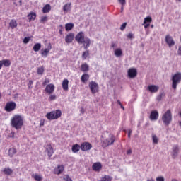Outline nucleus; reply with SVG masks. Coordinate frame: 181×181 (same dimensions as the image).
<instances>
[{"label": "nucleus", "instance_id": "nucleus-59", "mask_svg": "<svg viewBox=\"0 0 181 181\" xmlns=\"http://www.w3.org/2000/svg\"><path fill=\"white\" fill-rule=\"evenodd\" d=\"M32 84H33V81H29V83H28V87L30 88V86H32Z\"/></svg>", "mask_w": 181, "mask_h": 181}, {"label": "nucleus", "instance_id": "nucleus-17", "mask_svg": "<svg viewBox=\"0 0 181 181\" xmlns=\"http://www.w3.org/2000/svg\"><path fill=\"white\" fill-rule=\"evenodd\" d=\"M103 168L101 163H95L92 165V169L95 172H100Z\"/></svg>", "mask_w": 181, "mask_h": 181}, {"label": "nucleus", "instance_id": "nucleus-30", "mask_svg": "<svg viewBox=\"0 0 181 181\" xmlns=\"http://www.w3.org/2000/svg\"><path fill=\"white\" fill-rule=\"evenodd\" d=\"M9 26L12 29H15V28L18 27V23L16 22V20H11L9 23Z\"/></svg>", "mask_w": 181, "mask_h": 181}, {"label": "nucleus", "instance_id": "nucleus-5", "mask_svg": "<svg viewBox=\"0 0 181 181\" xmlns=\"http://www.w3.org/2000/svg\"><path fill=\"white\" fill-rule=\"evenodd\" d=\"M173 84L172 87L173 89H176L177 88V84L181 81V74L177 73L175 74L172 78Z\"/></svg>", "mask_w": 181, "mask_h": 181}, {"label": "nucleus", "instance_id": "nucleus-18", "mask_svg": "<svg viewBox=\"0 0 181 181\" xmlns=\"http://www.w3.org/2000/svg\"><path fill=\"white\" fill-rule=\"evenodd\" d=\"M179 153V147L177 146H174L173 147L172 157L173 158H176L177 157V154Z\"/></svg>", "mask_w": 181, "mask_h": 181}, {"label": "nucleus", "instance_id": "nucleus-7", "mask_svg": "<svg viewBox=\"0 0 181 181\" xmlns=\"http://www.w3.org/2000/svg\"><path fill=\"white\" fill-rule=\"evenodd\" d=\"M89 88L92 93V94H95V93H98V83L95 81H91L89 83Z\"/></svg>", "mask_w": 181, "mask_h": 181}, {"label": "nucleus", "instance_id": "nucleus-10", "mask_svg": "<svg viewBox=\"0 0 181 181\" xmlns=\"http://www.w3.org/2000/svg\"><path fill=\"white\" fill-rule=\"evenodd\" d=\"M54 85L52 83H49L48 85H47L45 89V93H46V94H49V95L53 94V93H54Z\"/></svg>", "mask_w": 181, "mask_h": 181}, {"label": "nucleus", "instance_id": "nucleus-45", "mask_svg": "<svg viewBox=\"0 0 181 181\" xmlns=\"http://www.w3.org/2000/svg\"><path fill=\"white\" fill-rule=\"evenodd\" d=\"M30 40V37H25L23 39V43H25V44L29 43Z\"/></svg>", "mask_w": 181, "mask_h": 181}, {"label": "nucleus", "instance_id": "nucleus-11", "mask_svg": "<svg viewBox=\"0 0 181 181\" xmlns=\"http://www.w3.org/2000/svg\"><path fill=\"white\" fill-rule=\"evenodd\" d=\"M127 74L129 78H135L138 75V71L135 68H132L128 70Z\"/></svg>", "mask_w": 181, "mask_h": 181}, {"label": "nucleus", "instance_id": "nucleus-9", "mask_svg": "<svg viewBox=\"0 0 181 181\" xmlns=\"http://www.w3.org/2000/svg\"><path fill=\"white\" fill-rule=\"evenodd\" d=\"M84 33L83 31L79 32L75 36V40L79 44L81 45L84 42Z\"/></svg>", "mask_w": 181, "mask_h": 181}, {"label": "nucleus", "instance_id": "nucleus-12", "mask_svg": "<svg viewBox=\"0 0 181 181\" xmlns=\"http://www.w3.org/2000/svg\"><path fill=\"white\" fill-rule=\"evenodd\" d=\"M165 42L168 44L169 47L175 46V40L173 39V37H171V35H168L165 36Z\"/></svg>", "mask_w": 181, "mask_h": 181}, {"label": "nucleus", "instance_id": "nucleus-56", "mask_svg": "<svg viewBox=\"0 0 181 181\" xmlns=\"http://www.w3.org/2000/svg\"><path fill=\"white\" fill-rule=\"evenodd\" d=\"M132 134V130L129 129L128 132V138H131V134Z\"/></svg>", "mask_w": 181, "mask_h": 181}, {"label": "nucleus", "instance_id": "nucleus-46", "mask_svg": "<svg viewBox=\"0 0 181 181\" xmlns=\"http://www.w3.org/2000/svg\"><path fill=\"white\" fill-rule=\"evenodd\" d=\"M125 28H127V23H124L120 26V30H125Z\"/></svg>", "mask_w": 181, "mask_h": 181}, {"label": "nucleus", "instance_id": "nucleus-31", "mask_svg": "<svg viewBox=\"0 0 181 181\" xmlns=\"http://www.w3.org/2000/svg\"><path fill=\"white\" fill-rule=\"evenodd\" d=\"M40 49H42V44L40 43H36L33 47V50H34V52H39Z\"/></svg>", "mask_w": 181, "mask_h": 181}, {"label": "nucleus", "instance_id": "nucleus-48", "mask_svg": "<svg viewBox=\"0 0 181 181\" xmlns=\"http://www.w3.org/2000/svg\"><path fill=\"white\" fill-rule=\"evenodd\" d=\"M110 47H112V49H115L117 47V44H115L114 41H112Z\"/></svg>", "mask_w": 181, "mask_h": 181}, {"label": "nucleus", "instance_id": "nucleus-25", "mask_svg": "<svg viewBox=\"0 0 181 181\" xmlns=\"http://www.w3.org/2000/svg\"><path fill=\"white\" fill-rule=\"evenodd\" d=\"M90 78V75L88 74H83L81 77V81L82 83H86V81H88V79Z\"/></svg>", "mask_w": 181, "mask_h": 181}, {"label": "nucleus", "instance_id": "nucleus-2", "mask_svg": "<svg viewBox=\"0 0 181 181\" xmlns=\"http://www.w3.org/2000/svg\"><path fill=\"white\" fill-rule=\"evenodd\" d=\"M114 142H115V136L112 134H110L107 139L101 141L102 148H108V146L114 145Z\"/></svg>", "mask_w": 181, "mask_h": 181}, {"label": "nucleus", "instance_id": "nucleus-24", "mask_svg": "<svg viewBox=\"0 0 181 181\" xmlns=\"http://www.w3.org/2000/svg\"><path fill=\"white\" fill-rule=\"evenodd\" d=\"M0 62L1 63V66H4V67H9L11 66V60L9 59H4Z\"/></svg>", "mask_w": 181, "mask_h": 181}, {"label": "nucleus", "instance_id": "nucleus-37", "mask_svg": "<svg viewBox=\"0 0 181 181\" xmlns=\"http://www.w3.org/2000/svg\"><path fill=\"white\" fill-rule=\"evenodd\" d=\"M3 172L5 173V175H12L13 171L11 168H4Z\"/></svg>", "mask_w": 181, "mask_h": 181}, {"label": "nucleus", "instance_id": "nucleus-16", "mask_svg": "<svg viewBox=\"0 0 181 181\" xmlns=\"http://www.w3.org/2000/svg\"><path fill=\"white\" fill-rule=\"evenodd\" d=\"M159 117V112L156 110H153L150 114L151 121H156Z\"/></svg>", "mask_w": 181, "mask_h": 181}, {"label": "nucleus", "instance_id": "nucleus-54", "mask_svg": "<svg viewBox=\"0 0 181 181\" xmlns=\"http://www.w3.org/2000/svg\"><path fill=\"white\" fill-rule=\"evenodd\" d=\"M85 111H86V110H84V108L81 107V114H80V115H84Z\"/></svg>", "mask_w": 181, "mask_h": 181}, {"label": "nucleus", "instance_id": "nucleus-14", "mask_svg": "<svg viewBox=\"0 0 181 181\" xmlns=\"http://www.w3.org/2000/svg\"><path fill=\"white\" fill-rule=\"evenodd\" d=\"M51 50H52V44L49 43L46 49H45L44 50L42 49V52H41L42 57H46L47 54H49Z\"/></svg>", "mask_w": 181, "mask_h": 181}, {"label": "nucleus", "instance_id": "nucleus-63", "mask_svg": "<svg viewBox=\"0 0 181 181\" xmlns=\"http://www.w3.org/2000/svg\"><path fill=\"white\" fill-rule=\"evenodd\" d=\"M147 181H155L153 179L151 178L150 180H148Z\"/></svg>", "mask_w": 181, "mask_h": 181}, {"label": "nucleus", "instance_id": "nucleus-4", "mask_svg": "<svg viewBox=\"0 0 181 181\" xmlns=\"http://www.w3.org/2000/svg\"><path fill=\"white\" fill-rule=\"evenodd\" d=\"M162 120L165 126H169L170 122H172V112L170 110H167V112L163 115Z\"/></svg>", "mask_w": 181, "mask_h": 181}, {"label": "nucleus", "instance_id": "nucleus-39", "mask_svg": "<svg viewBox=\"0 0 181 181\" xmlns=\"http://www.w3.org/2000/svg\"><path fill=\"white\" fill-rule=\"evenodd\" d=\"M152 139H153V144H158V136H156V135L155 134H152Z\"/></svg>", "mask_w": 181, "mask_h": 181}, {"label": "nucleus", "instance_id": "nucleus-27", "mask_svg": "<svg viewBox=\"0 0 181 181\" xmlns=\"http://www.w3.org/2000/svg\"><path fill=\"white\" fill-rule=\"evenodd\" d=\"M16 153V148L13 147L8 149V156H10V158H13Z\"/></svg>", "mask_w": 181, "mask_h": 181}, {"label": "nucleus", "instance_id": "nucleus-34", "mask_svg": "<svg viewBox=\"0 0 181 181\" xmlns=\"http://www.w3.org/2000/svg\"><path fill=\"white\" fill-rule=\"evenodd\" d=\"M88 56H90V51L86 50V51L83 52L82 54L83 60H86L87 59V57H88Z\"/></svg>", "mask_w": 181, "mask_h": 181}, {"label": "nucleus", "instance_id": "nucleus-52", "mask_svg": "<svg viewBox=\"0 0 181 181\" xmlns=\"http://www.w3.org/2000/svg\"><path fill=\"white\" fill-rule=\"evenodd\" d=\"M65 181H73V180L71 179L70 176H69L68 175H66V180Z\"/></svg>", "mask_w": 181, "mask_h": 181}, {"label": "nucleus", "instance_id": "nucleus-6", "mask_svg": "<svg viewBox=\"0 0 181 181\" xmlns=\"http://www.w3.org/2000/svg\"><path fill=\"white\" fill-rule=\"evenodd\" d=\"M4 110L6 112H12V111H15V110H16V103L13 101L8 102L4 107Z\"/></svg>", "mask_w": 181, "mask_h": 181}, {"label": "nucleus", "instance_id": "nucleus-40", "mask_svg": "<svg viewBox=\"0 0 181 181\" xmlns=\"http://www.w3.org/2000/svg\"><path fill=\"white\" fill-rule=\"evenodd\" d=\"M126 36H127V39H130V40L135 39V35H134V33H129Z\"/></svg>", "mask_w": 181, "mask_h": 181}, {"label": "nucleus", "instance_id": "nucleus-32", "mask_svg": "<svg viewBox=\"0 0 181 181\" xmlns=\"http://www.w3.org/2000/svg\"><path fill=\"white\" fill-rule=\"evenodd\" d=\"M28 18L30 22V21H35L36 19V13H30L28 15Z\"/></svg>", "mask_w": 181, "mask_h": 181}, {"label": "nucleus", "instance_id": "nucleus-43", "mask_svg": "<svg viewBox=\"0 0 181 181\" xmlns=\"http://www.w3.org/2000/svg\"><path fill=\"white\" fill-rule=\"evenodd\" d=\"M57 96L55 94L54 95H50L49 98V101H54V100H56Z\"/></svg>", "mask_w": 181, "mask_h": 181}, {"label": "nucleus", "instance_id": "nucleus-33", "mask_svg": "<svg viewBox=\"0 0 181 181\" xmlns=\"http://www.w3.org/2000/svg\"><path fill=\"white\" fill-rule=\"evenodd\" d=\"M70 6H71V3H70V4H66L63 6V11H64V12H69V11H70Z\"/></svg>", "mask_w": 181, "mask_h": 181}, {"label": "nucleus", "instance_id": "nucleus-58", "mask_svg": "<svg viewBox=\"0 0 181 181\" xmlns=\"http://www.w3.org/2000/svg\"><path fill=\"white\" fill-rule=\"evenodd\" d=\"M127 155H131V153H132V151L131 149L127 150Z\"/></svg>", "mask_w": 181, "mask_h": 181}, {"label": "nucleus", "instance_id": "nucleus-57", "mask_svg": "<svg viewBox=\"0 0 181 181\" xmlns=\"http://www.w3.org/2000/svg\"><path fill=\"white\" fill-rule=\"evenodd\" d=\"M144 25L145 29H146V28H148L151 24L146 23H144Z\"/></svg>", "mask_w": 181, "mask_h": 181}, {"label": "nucleus", "instance_id": "nucleus-1", "mask_svg": "<svg viewBox=\"0 0 181 181\" xmlns=\"http://www.w3.org/2000/svg\"><path fill=\"white\" fill-rule=\"evenodd\" d=\"M11 126L17 131L21 129L23 127V117L19 114L13 115L11 119Z\"/></svg>", "mask_w": 181, "mask_h": 181}, {"label": "nucleus", "instance_id": "nucleus-20", "mask_svg": "<svg viewBox=\"0 0 181 181\" xmlns=\"http://www.w3.org/2000/svg\"><path fill=\"white\" fill-rule=\"evenodd\" d=\"M62 88H63L64 91H69V79L63 80Z\"/></svg>", "mask_w": 181, "mask_h": 181}, {"label": "nucleus", "instance_id": "nucleus-3", "mask_svg": "<svg viewBox=\"0 0 181 181\" xmlns=\"http://www.w3.org/2000/svg\"><path fill=\"white\" fill-rule=\"evenodd\" d=\"M62 117V110H57L56 111H52L46 115V118L49 121H53V119H58Z\"/></svg>", "mask_w": 181, "mask_h": 181}, {"label": "nucleus", "instance_id": "nucleus-55", "mask_svg": "<svg viewBox=\"0 0 181 181\" xmlns=\"http://www.w3.org/2000/svg\"><path fill=\"white\" fill-rule=\"evenodd\" d=\"M88 47H90V45H89V43L88 42V44H86V45H84V49H85V50H87V49H88Z\"/></svg>", "mask_w": 181, "mask_h": 181}, {"label": "nucleus", "instance_id": "nucleus-62", "mask_svg": "<svg viewBox=\"0 0 181 181\" xmlns=\"http://www.w3.org/2000/svg\"><path fill=\"white\" fill-rule=\"evenodd\" d=\"M121 12H124V6H122L121 7Z\"/></svg>", "mask_w": 181, "mask_h": 181}, {"label": "nucleus", "instance_id": "nucleus-51", "mask_svg": "<svg viewBox=\"0 0 181 181\" xmlns=\"http://www.w3.org/2000/svg\"><path fill=\"white\" fill-rule=\"evenodd\" d=\"M50 83V80L45 79V81L42 83L43 86H46L47 83Z\"/></svg>", "mask_w": 181, "mask_h": 181}, {"label": "nucleus", "instance_id": "nucleus-38", "mask_svg": "<svg viewBox=\"0 0 181 181\" xmlns=\"http://www.w3.org/2000/svg\"><path fill=\"white\" fill-rule=\"evenodd\" d=\"M152 22V18L151 16L146 17L144 21V23L151 24Z\"/></svg>", "mask_w": 181, "mask_h": 181}, {"label": "nucleus", "instance_id": "nucleus-36", "mask_svg": "<svg viewBox=\"0 0 181 181\" xmlns=\"http://www.w3.org/2000/svg\"><path fill=\"white\" fill-rule=\"evenodd\" d=\"M112 180V177L110 175H105L103 177L101 178V181H111Z\"/></svg>", "mask_w": 181, "mask_h": 181}, {"label": "nucleus", "instance_id": "nucleus-28", "mask_svg": "<svg viewBox=\"0 0 181 181\" xmlns=\"http://www.w3.org/2000/svg\"><path fill=\"white\" fill-rule=\"evenodd\" d=\"M114 52L116 57H121V56H122V49H121V48L115 49Z\"/></svg>", "mask_w": 181, "mask_h": 181}, {"label": "nucleus", "instance_id": "nucleus-21", "mask_svg": "<svg viewBox=\"0 0 181 181\" xmlns=\"http://www.w3.org/2000/svg\"><path fill=\"white\" fill-rule=\"evenodd\" d=\"M147 90L148 91H150V93H156L158 88V86L155 85H151L148 86Z\"/></svg>", "mask_w": 181, "mask_h": 181}, {"label": "nucleus", "instance_id": "nucleus-8", "mask_svg": "<svg viewBox=\"0 0 181 181\" xmlns=\"http://www.w3.org/2000/svg\"><path fill=\"white\" fill-rule=\"evenodd\" d=\"M93 148V145L87 141H84L81 144V149L83 152H86L87 151H90Z\"/></svg>", "mask_w": 181, "mask_h": 181}, {"label": "nucleus", "instance_id": "nucleus-19", "mask_svg": "<svg viewBox=\"0 0 181 181\" xmlns=\"http://www.w3.org/2000/svg\"><path fill=\"white\" fill-rule=\"evenodd\" d=\"M74 39V33H69L65 37V41L66 43H71Z\"/></svg>", "mask_w": 181, "mask_h": 181}, {"label": "nucleus", "instance_id": "nucleus-47", "mask_svg": "<svg viewBox=\"0 0 181 181\" xmlns=\"http://www.w3.org/2000/svg\"><path fill=\"white\" fill-rule=\"evenodd\" d=\"M40 21L42 23H45V22H47V16H42Z\"/></svg>", "mask_w": 181, "mask_h": 181}, {"label": "nucleus", "instance_id": "nucleus-35", "mask_svg": "<svg viewBox=\"0 0 181 181\" xmlns=\"http://www.w3.org/2000/svg\"><path fill=\"white\" fill-rule=\"evenodd\" d=\"M37 74H39L40 76H43V73H45V67L41 66L40 68H37Z\"/></svg>", "mask_w": 181, "mask_h": 181}, {"label": "nucleus", "instance_id": "nucleus-26", "mask_svg": "<svg viewBox=\"0 0 181 181\" xmlns=\"http://www.w3.org/2000/svg\"><path fill=\"white\" fill-rule=\"evenodd\" d=\"M81 71H83V73H86V71H88V70H90V66H88V64H87L86 63L83 64L81 66Z\"/></svg>", "mask_w": 181, "mask_h": 181}, {"label": "nucleus", "instance_id": "nucleus-13", "mask_svg": "<svg viewBox=\"0 0 181 181\" xmlns=\"http://www.w3.org/2000/svg\"><path fill=\"white\" fill-rule=\"evenodd\" d=\"M64 172V165H58L57 168L54 169V175H62Z\"/></svg>", "mask_w": 181, "mask_h": 181}, {"label": "nucleus", "instance_id": "nucleus-15", "mask_svg": "<svg viewBox=\"0 0 181 181\" xmlns=\"http://www.w3.org/2000/svg\"><path fill=\"white\" fill-rule=\"evenodd\" d=\"M45 152H47L48 157L50 159V158H52V155L54 153V151H53V147L52 146V145L48 144L45 146Z\"/></svg>", "mask_w": 181, "mask_h": 181}, {"label": "nucleus", "instance_id": "nucleus-60", "mask_svg": "<svg viewBox=\"0 0 181 181\" xmlns=\"http://www.w3.org/2000/svg\"><path fill=\"white\" fill-rule=\"evenodd\" d=\"M159 181H165V178L163 177H159Z\"/></svg>", "mask_w": 181, "mask_h": 181}, {"label": "nucleus", "instance_id": "nucleus-23", "mask_svg": "<svg viewBox=\"0 0 181 181\" xmlns=\"http://www.w3.org/2000/svg\"><path fill=\"white\" fill-rule=\"evenodd\" d=\"M71 149H72V152L74 153H77V152H78V151H80V149H81V147L78 144H76L72 146V148Z\"/></svg>", "mask_w": 181, "mask_h": 181}, {"label": "nucleus", "instance_id": "nucleus-42", "mask_svg": "<svg viewBox=\"0 0 181 181\" xmlns=\"http://www.w3.org/2000/svg\"><path fill=\"white\" fill-rule=\"evenodd\" d=\"M83 43H84L85 45H88V43L89 45H91V40H90V38L86 37L83 40Z\"/></svg>", "mask_w": 181, "mask_h": 181}, {"label": "nucleus", "instance_id": "nucleus-61", "mask_svg": "<svg viewBox=\"0 0 181 181\" xmlns=\"http://www.w3.org/2000/svg\"><path fill=\"white\" fill-rule=\"evenodd\" d=\"M117 104H119V105H122V104L121 103V101L119 100H117Z\"/></svg>", "mask_w": 181, "mask_h": 181}, {"label": "nucleus", "instance_id": "nucleus-41", "mask_svg": "<svg viewBox=\"0 0 181 181\" xmlns=\"http://www.w3.org/2000/svg\"><path fill=\"white\" fill-rule=\"evenodd\" d=\"M34 179L36 181H42V177L40 175H37V174L34 175Z\"/></svg>", "mask_w": 181, "mask_h": 181}, {"label": "nucleus", "instance_id": "nucleus-29", "mask_svg": "<svg viewBox=\"0 0 181 181\" xmlns=\"http://www.w3.org/2000/svg\"><path fill=\"white\" fill-rule=\"evenodd\" d=\"M73 28H74V24L72 23H68L65 25V30H66V32L71 30Z\"/></svg>", "mask_w": 181, "mask_h": 181}, {"label": "nucleus", "instance_id": "nucleus-22", "mask_svg": "<svg viewBox=\"0 0 181 181\" xmlns=\"http://www.w3.org/2000/svg\"><path fill=\"white\" fill-rule=\"evenodd\" d=\"M52 11V6L50 4H46L43 8H42V12L43 13H49Z\"/></svg>", "mask_w": 181, "mask_h": 181}, {"label": "nucleus", "instance_id": "nucleus-44", "mask_svg": "<svg viewBox=\"0 0 181 181\" xmlns=\"http://www.w3.org/2000/svg\"><path fill=\"white\" fill-rule=\"evenodd\" d=\"M118 2L122 5V6H125L127 4V0H118Z\"/></svg>", "mask_w": 181, "mask_h": 181}, {"label": "nucleus", "instance_id": "nucleus-49", "mask_svg": "<svg viewBox=\"0 0 181 181\" xmlns=\"http://www.w3.org/2000/svg\"><path fill=\"white\" fill-rule=\"evenodd\" d=\"M58 29H59V34H60V35H62V33H63V25H60L58 27Z\"/></svg>", "mask_w": 181, "mask_h": 181}, {"label": "nucleus", "instance_id": "nucleus-64", "mask_svg": "<svg viewBox=\"0 0 181 181\" xmlns=\"http://www.w3.org/2000/svg\"><path fill=\"white\" fill-rule=\"evenodd\" d=\"M156 181H159V177H156Z\"/></svg>", "mask_w": 181, "mask_h": 181}, {"label": "nucleus", "instance_id": "nucleus-53", "mask_svg": "<svg viewBox=\"0 0 181 181\" xmlns=\"http://www.w3.org/2000/svg\"><path fill=\"white\" fill-rule=\"evenodd\" d=\"M177 54H178L179 56H181V46H180L179 48H178Z\"/></svg>", "mask_w": 181, "mask_h": 181}, {"label": "nucleus", "instance_id": "nucleus-50", "mask_svg": "<svg viewBox=\"0 0 181 181\" xmlns=\"http://www.w3.org/2000/svg\"><path fill=\"white\" fill-rule=\"evenodd\" d=\"M8 138H15V132H12L11 134H8Z\"/></svg>", "mask_w": 181, "mask_h": 181}]
</instances>
